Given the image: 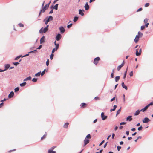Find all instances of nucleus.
I'll list each match as a JSON object with an SVG mask.
<instances>
[{"label":"nucleus","mask_w":153,"mask_h":153,"mask_svg":"<svg viewBox=\"0 0 153 153\" xmlns=\"http://www.w3.org/2000/svg\"><path fill=\"white\" fill-rule=\"evenodd\" d=\"M91 138L90 134H89L86 137L84 140V146H85L89 143V139Z\"/></svg>","instance_id":"nucleus-1"},{"label":"nucleus","mask_w":153,"mask_h":153,"mask_svg":"<svg viewBox=\"0 0 153 153\" xmlns=\"http://www.w3.org/2000/svg\"><path fill=\"white\" fill-rule=\"evenodd\" d=\"M104 142V140H103L99 144V146H100Z\"/></svg>","instance_id":"nucleus-52"},{"label":"nucleus","mask_w":153,"mask_h":153,"mask_svg":"<svg viewBox=\"0 0 153 153\" xmlns=\"http://www.w3.org/2000/svg\"><path fill=\"white\" fill-rule=\"evenodd\" d=\"M145 27H146L145 26V25H143V26H141V30H143L144 28H145Z\"/></svg>","instance_id":"nucleus-48"},{"label":"nucleus","mask_w":153,"mask_h":153,"mask_svg":"<svg viewBox=\"0 0 153 153\" xmlns=\"http://www.w3.org/2000/svg\"><path fill=\"white\" fill-rule=\"evenodd\" d=\"M49 7V4H47L44 6L42 7V9L41 10V12L44 13L46 10L48 9Z\"/></svg>","instance_id":"nucleus-2"},{"label":"nucleus","mask_w":153,"mask_h":153,"mask_svg":"<svg viewBox=\"0 0 153 153\" xmlns=\"http://www.w3.org/2000/svg\"><path fill=\"white\" fill-rule=\"evenodd\" d=\"M42 47V45H40L37 48V49H40Z\"/></svg>","instance_id":"nucleus-58"},{"label":"nucleus","mask_w":153,"mask_h":153,"mask_svg":"<svg viewBox=\"0 0 153 153\" xmlns=\"http://www.w3.org/2000/svg\"><path fill=\"white\" fill-rule=\"evenodd\" d=\"M133 71H131L129 74V75L130 76H132L133 75Z\"/></svg>","instance_id":"nucleus-54"},{"label":"nucleus","mask_w":153,"mask_h":153,"mask_svg":"<svg viewBox=\"0 0 153 153\" xmlns=\"http://www.w3.org/2000/svg\"><path fill=\"white\" fill-rule=\"evenodd\" d=\"M100 58L99 57H97L95 58L94 61V63L95 65H97L98 61L100 60Z\"/></svg>","instance_id":"nucleus-6"},{"label":"nucleus","mask_w":153,"mask_h":153,"mask_svg":"<svg viewBox=\"0 0 153 153\" xmlns=\"http://www.w3.org/2000/svg\"><path fill=\"white\" fill-rule=\"evenodd\" d=\"M136 55L137 56H139L140 55V53L138 52L137 49H136Z\"/></svg>","instance_id":"nucleus-31"},{"label":"nucleus","mask_w":153,"mask_h":153,"mask_svg":"<svg viewBox=\"0 0 153 153\" xmlns=\"http://www.w3.org/2000/svg\"><path fill=\"white\" fill-rule=\"evenodd\" d=\"M40 75H41V71L36 74H35V76H39Z\"/></svg>","instance_id":"nucleus-30"},{"label":"nucleus","mask_w":153,"mask_h":153,"mask_svg":"<svg viewBox=\"0 0 153 153\" xmlns=\"http://www.w3.org/2000/svg\"><path fill=\"white\" fill-rule=\"evenodd\" d=\"M58 4H56L54 7L53 9L57 10L58 9Z\"/></svg>","instance_id":"nucleus-29"},{"label":"nucleus","mask_w":153,"mask_h":153,"mask_svg":"<svg viewBox=\"0 0 153 153\" xmlns=\"http://www.w3.org/2000/svg\"><path fill=\"white\" fill-rule=\"evenodd\" d=\"M68 124H69V123H65L64 124V128H67L68 127Z\"/></svg>","instance_id":"nucleus-33"},{"label":"nucleus","mask_w":153,"mask_h":153,"mask_svg":"<svg viewBox=\"0 0 153 153\" xmlns=\"http://www.w3.org/2000/svg\"><path fill=\"white\" fill-rule=\"evenodd\" d=\"M3 105V103L2 102L0 104V108L2 107Z\"/></svg>","instance_id":"nucleus-59"},{"label":"nucleus","mask_w":153,"mask_h":153,"mask_svg":"<svg viewBox=\"0 0 153 153\" xmlns=\"http://www.w3.org/2000/svg\"><path fill=\"white\" fill-rule=\"evenodd\" d=\"M149 106L147 105L146 106H145L144 108L142 109L140 111H142L143 112L145 111L148 108Z\"/></svg>","instance_id":"nucleus-18"},{"label":"nucleus","mask_w":153,"mask_h":153,"mask_svg":"<svg viewBox=\"0 0 153 153\" xmlns=\"http://www.w3.org/2000/svg\"><path fill=\"white\" fill-rule=\"evenodd\" d=\"M32 81L34 82H36L37 81V79L35 78H33L32 79Z\"/></svg>","instance_id":"nucleus-39"},{"label":"nucleus","mask_w":153,"mask_h":153,"mask_svg":"<svg viewBox=\"0 0 153 153\" xmlns=\"http://www.w3.org/2000/svg\"><path fill=\"white\" fill-rule=\"evenodd\" d=\"M86 105V104L85 103H82L80 105V106L82 107H84Z\"/></svg>","instance_id":"nucleus-40"},{"label":"nucleus","mask_w":153,"mask_h":153,"mask_svg":"<svg viewBox=\"0 0 153 153\" xmlns=\"http://www.w3.org/2000/svg\"><path fill=\"white\" fill-rule=\"evenodd\" d=\"M18 25L20 27H22L24 26V25L21 23H19L18 24Z\"/></svg>","instance_id":"nucleus-51"},{"label":"nucleus","mask_w":153,"mask_h":153,"mask_svg":"<svg viewBox=\"0 0 153 153\" xmlns=\"http://www.w3.org/2000/svg\"><path fill=\"white\" fill-rule=\"evenodd\" d=\"M127 69H128V68H127L126 71H125V73H124V75L123 76V78L124 79H125L126 77V73H127Z\"/></svg>","instance_id":"nucleus-32"},{"label":"nucleus","mask_w":153,"mask_h":153,"mask_svg":"<svg viewBox=\"0 0 153 153\" xmlns=\"http://www.w3.org/2000/svg\"><path fill=\"white\" fill-rule=\"evenodd\" d=\"M52 19L53 17L51 16H50L45 21V24H47L50 20H52Z\"/></svg>","instance_id":"nucleus-8"},{"label":"nucleus","mask_w":153,"mask_h":153,"mask_svg":"<svg viewBox=\"0 0 153 153\" xmlns=\"http://www.w3.org/2000/svg\"><path fill=\"white\" fill-rule=\"evenodd\" d=\"M121 112V108L119 110H118L117 112V114H116V116H117Z\"/></svg>","instance_id":"nucleus-38"},{"label":"nucleus","mask_w":153,"mask_h":153,"mask_svg":"<svg viewBox=\"0 0 153 153\" xmlns=\"http://www.w3.org/2000/svg\"><path fill=\"white\" fill-rule=\"evenodd\" d=\"M113 73H114V70H113V72H112V73H111V78H112L114 77V74H113Z\"/></svg>","instance_id":"nucleus-50"},{"label":"nucleus","mask_w":153,"mask_h":153,"mask_svg":"<svg viewBox=\"0 0 153 153\" xmlns=\"http://www.w3.org/2000/svg\"><path fill=\"white\" fill-rule=\"evenodd\" d=\"M55 147L53 146L49 149L48 150V153H56L55 151H53Z\"/></svg>","instance_id":"nucleus-4"},{"label":"nucleus","mask_w":153,"mask_h":153,"mask_svg":"<svg viewBox=\"0 0 153 153\" xmlns=\"http://www.w3.org/2000/svg\"><path fill=\"white\" fill-rule=\"evenodd\" d=\"M14 95V93L13 91H11L10 92V94L8 95V97L9 98H11Z\"/></svg>","instance_id":"nucleus-16"},{"label":"nucleus","mask_w":153,"mask_h":153,"mask_svg":"<svg viewBox=\"0 0 153 153\" xmlns=\"http://www.w3.org/2000/svg\"><path fill=\"white\" fill-rule=\"evenodd\" d=\"M124 61H123V62L120 65L118 66L117 68V69L118 71H119L121 68L124 65Z\"/></svg>","instance_id":"nucleus-11"},{"label":"nucleus","mask_w":153,"mask_h":153,"mask_svg":"<svg viewBox=\"0 0 153 153\" xmlns=\"http://www.w3.org/2000/svg\"><path fill=\"white\" fill-rule=\"evenodd\" d=\"M10 67V65L9 64H6L4 65V68L5 69H4L5 71H6Z\"/></svg>","instance_id":"nucleus-17"},{"label":"nucleus","mask_w":153,"mask_h":153,"mask_svg":"<svg viewBox=\"0 0 153 153\" xmlns=\"http://www.w3.org/2000/svg\"><path fill=\"white\" fill-rule=\"evenodd\" d=\"M143 128V127L142 126H141L140 127H139L138 128V131H141L142 130Z\"/></svg>","instance_id":"nucleus-42"},{"label":"nucleus","mask_w":153,"mask_h":153,"mask_svg":"<svg viewBox=\"0 0 153 153\" xmlns=\"http://www.w3.org/2000/svg\"><path fill=\"white\" fill-rule=\"evenodd\" d=\"M140 37L138 35H136L135 39H134V41L136 43H137Z\"/></svg>","instance_id":"nucleus-12"},{"label":"nucleus","mask_w":153,"mask_h":153,"mask_svg":"<svg viewBox=\"0 0 153 153\" xmlns=\"http://www.w3.org/2000/svg\"><path fill=\"white\" fill-rule=\"evenodd\" d=\"M57 47H56V46H55V48H53L52 50V53H53L55 51H56L59 48V46H57Z\"/></svg>","instance_id":"nucleus-21"},{"label":"nucleus","mask_w":153,"mask_h":153,"mask_svg":"<svg viewBox=\"0 0 153 153\" xmlns=\"http://www.w3.org/2000/svg\"><path fill=\"white\" fill-rule=\"evenodd\" d=\"M19 89V87H17L14 89L15 92H16L18 91Z\"/></svg>","instance_id":"nucleus-35"},{"label":"nucleus","mask_w":153,"mask_h":153,"mask_svg":"<svg viewBox=\"0 0 153 153\" xmlns=\"http://www.w3.org/2000/svg\"><path fill=\"white\" fill-rule=\"evenodd\" d=\"M48 30L47 28L42 27L39 31V32L41 34L45 33Z\"/></svg>","instance_id":"nucleus-3"},{"label":"nucleus","mask_w":153,"mask_h":153,"mask_svg":"<svg viewBox=\"0 0 153 153\" xmlns=\"http://www.w3.org/2000/svg\"><path fill=\"white\" fill-rule=\"evenodd\" d=\"M126 133L127 135H128L129 134V131H127L126 132Z\"/></svg>","instance_id":"nucleus-63"},{"label":"nucleus","mask_w":153,"mask_h":153,"mask_svg":"<svg viewBox=\"0 0 153 153\" xmlns=\"http://www.w3.org/2000/svg\"><path fill=\"white\" fill-rule=\"evenodd\" d=\"M84 7L85 8V10H88L89 9V6L88 5L87 2H86V3L85 4L84 6Z\"/></svg>","instance_id":"nucleus-15"},{"label":"nucleus","mask_w":153,"mask_h":153,"mask_svg":"<svg viewBox=\"0 0 153 153\" xmlns=\"http://www.w3.org/2000/svg\"><path fill=\"white\" fill-rule=\"evenodd\" d=\"M148 19L147 18L145 19L144 20V22L145 23V26L146 27H148V26L149 25V23H148Z\"/></svg>","instance_id":"nucleus-9"},{"label":"nucleus","mask_w":153,"mask_h":153,"mask_svg":"<svg viewBox=\"0 0 153 153\" xmlns=\"http://www.w3.org/2000/svg\"><path fill=\"white\" fill-rule=\"evenodd\" d=\"M54 54L53 53H52V54H51L50 56V59L51 60H52Z\"/></svg>","instance_id":"nucleus-34"},{"label":"nucleus","mask_w":153,"mask_h":153,"mask_svg":"<svg viewBox=\"0 0 153 153\" xmlns=\"http://www.w3.org/2000/svg\"><path fill=\"white\" fill-rule=\"evenodd\" d=\"M54 43L55 45V46H56V47H57V46H59V44H57L56 43V41H55L54 42Z\"/></svg>","instance_id":"nucleus-44"},{"label":"nucleus","mask_w":153,"mask_h":153,"mask_svg":"<svg viewBox=\"0 0 153 153\" xmlns=\"http://www.w3.org/2000/svg\"><path fill=\"white\" fill-rule=\"evenodd\" d=\"M153 105V101L151 102L148 105V106L149 107L150 105Z\"/></svg>","instance_id":"nucleus-49"},{"label":"nucleus","mask_w":153,"mask_h":153,"mask_svg":"<svg viewBox=\"0 0 153 153\" xmlns=\"http://www.w3.org/2000/svg\"><path fill=\"white\" fill-rule=\"evenodd\" d=\"M101 117L102 120H105L107 118V116L104 115V113L102 112L101 114Z\"/></svg>","instance_id":"nucleus-5"},{"label":"nucleus","mask_w":153,"mask_h":153,"mask_svg":"<svg viewBox=\"0 0 153 153\" xmlns=\"http://www.w3.org/2000/svg\"><path fill=\"white\" fill-rule=\"evenodd\" d=\"M47 135V134L46 133L41 138V140H42L45 138Z\"/></svg>","instance_id":"nucleus-36"},{"label":"nucleus","mask_w":153,"mask_h":153,"mask_svg":"<svg viewBox=\"0 0 153 153\" xmlns=\"http://www.w3.org/2000/svg\"><path fill=\"white\" fill-rule=\"evenodd\" d=\"M53 10L52 9L51 10L49 13V14H51V13H53Z\"/></svg>","instance_id":"nucleus-64"},{"label":"nucleus","mask_w":153,"mask_h":153,"mask_svg":"<svg viewBox=\"0 0 153 153\" xmlns=\"http://www.w3.org/2000/svg\"><path fill=\"white\" fill-rule=\"evenodd\" d=\"M59 30L61 33H64L65 30L63 27H61L59 28Z\"/></svg>","instance_id":"nucleus-13"},{"label":"nucleus","mask_w":153,"mask_h":153,"mask_svg":"<svg viewBox=\"0 0 153 153\" xmlns=\"http://www.w3.org/2000/svg\"><path fill=\"white\" fill-rule=\"evenodd\" d=\"M62 36L60 34H58L56 37V39L57 41H59L61 38Z\"/></svg>","instance_id":"nucleus-10"},{"label":"nucleus","mask_w":153,"mask_h":153,"mask_svg":"<svg viewBox=\"0 0 153 153\" xmlns=\"http://www.w3.org/2000/svg\"><path fill=\"white\" fill-rule=\"evenodd\" d=\"M78 19V17L75 16L74 17L73 21L74 22H75L77 21Z\"/></svg>","instance_id":"nucleus-27"},{"label":"nucleus","mask_w":153,"mask_h":153,"mask_svg":"<svg viewBox=\"0 0 153 153\" xmlns=\"http://www.w3.org/2000/svg\"><path fill=\"white\" fill-rule=\"evenodd\" d=\"M13 64L15 65L16 66L18 65L19 64V63L18 62H16L13 63Z\"/></svg>","instance_id":"nucleus-46"},{"label":"nucleus","mask_w":153,"mask_h":153,"mask_svg":"<svg viewBox=\"0 0 153 153\" xmlns=\"http://www.w3.org/2000/svg\"><path fill=\"white\" fill-rule=\"evenodd\" d=\"M36 51V50H34V51H31L29 52H28V53H33L34 51Z\"/></svg>","instance_id":"nucleus-55"},{"label":"nucleus","mask_w":153,"mask_h":153,"mask_svg":"<svg viewBox=\"0 0 153 153\" xmlns=\"http://www.w3.org/2000/svg\"><path fill=\"white\" fill-rule=\"evenodd\" d=\"M72 24L71 23L70 24L68 25L67 26V27L68 28H69L72 26Z\"/></svg>","instance_id":"nucleus-41"},{"label":"nucleus","mask_w":153,"mask_h":153,"mask_svg":"<svg viewBox=\"0 0 153 153\" xmlns=\"http://www.w3.org/2000/svg\"><path fill=\"white\" fill-rule=\"evenodd\" d=\"M84 11V10H79V14L83 16L84 15V13H83V12Z\"/></svg>","instance_id":"nucleus-14"},{"label":"nucleus","mask_w":153,"mask_h":153,"mask_svg":"<svg viewBox=\"0 0 153 153\" xmlns=\"http://www.w3.org/2000/svg\"><path fill=\"white\" fill-rule=\"evenodd\" d=\"M123 102H125V96L124 94L123 95Z\"/></svg>","instance_id":"nucleus-43"},{"label":"nucleus","mask_w":153,"mask_h":153,"mask_svg":"<svg viewBox=\"0 0 153 153\" xmlns=\"http://www.w3.org/2000/svg\"><path fill=\"white\" fill-rule=\"evenodd\" d=\"M31 76H28V77H27L26 78L24 79L23 80L24 81H26L28 80H30L31 79Z\"/></svg>","instance_id":"nucleus-20"},{"label":"nucleus","mask_w":153,"mask_h":153,"mask_svg":"<svg viewBox=\"0 0 153 153\" xmlns=\"http://www.w3.org/2000/svg\"><path fill=\"white\" fill-rule=\"evenodd\" d=\"M126 123L125 122H121L120 123V125H124V124H125Z\"/></svg>","instance_id":"nucleus-56"},{"label":"nucleus","mask_w":153,"mask_h":153,"mask_svg":"<svg viewBox=\"0 0 153 153\" xmlns=\"http://www.w3.org/2000/svg\"><path fill=\"white\" fill-rule=\"evenodd\" d=\"M19 56H18L16 57L15 58V60H17L18 59H19Z\"/></svg>","instance_id":"nucleus-62"},{"label":"nucleus","mask_w":153,"mask_h":153,"mask_svg":"<svg viewBox=\"0 0 153 153\" xmlns=\"http://www.w3.org/2000/svg\"><path fill=\"white\" fill-rule=\"evenodd\" d=\"M140 111H140L139 110H137L134 113V115L135 116H137L138 115Z\"/></svg>","instance_id":"nucleus-25"},{"label":"nucleus","mask_w":153,"mask_h":153,"mask_svg":"<svg viewBox=\"0 0 153 153\" xmlns=\"http://www.w3.org/2000/svg\"><path fill=\"white\" fill-rule=\"evenodd\" d=\"M122 86L123 88L125 89L126 90H127V87L125 85L124 82H123L122 83Z\"/></svg>","instance_id":"nucleus-23"},{"label":"nucleus","mask_w":153,"mask_h":153,"mask_svg":"<svg viewBox=\"0 0 153 153\" xmlns=\"http://www.w3.org/2000/svg\"><path fill=\"white\" fill-rule=\"evenodd\" d=\"M149 5V3H146L145 5V7H148Z\"/></svg>","instance_id":"nucleus-47"},{"label":"nucleus","mask_w":153,"mask_h":153,"mask_svg":"<svg viewBox=\"0 0 153 153\" xmlns=\"http://www.w3.org/2000/svg\"><path fill=\"white\" fill-rule=\"evenodd\" d=\"M121 146H117V149L118 151H119L120 149H121Z\"/></svg>","instance_id":"nucleus-53"},{"label":"nucleus","mask_w":153,"mask_h":153,"mask_svg":"<svg viewBox=\"0 0 153 153\" xmlns=\"http://www.w3.org/2000/svg\"><path fill=\"white\" fill-rule=\"evenodd\" d=\"M46 65L47 66H48L49 65V59H47V61L46 62Z\"/></svg>","instance_id":"nucleus-45"},{"label":"nucleus","mask_w":153,"mask_h":153,"mask_svg":"<svg viewBox=\"0 0 153 153\" xmlns=\"http://www.w3.org/2000/svg\"><path fill=\"white\" fill-rule=\"evenodd\" d=\"M150 120L148 117H145L144 119L142 120V122L144 123H146L150 121Z\"/></svg>","instance_id":"nucleus-7"},{"label":"nucleus","mask_w":153,"mask_h":153,"mask_svg":"<svg viewBox=\"0 0 153 153\" xmlns=\"http://www.w3.org/2000/svg\"><path fill=\"white\" fill-rule=\"evenodd\" d=\"M115 97H114L113 98L111 99V101H114V100H115Z\"/></svg>","instance_id":"nucleus-61"},{"label":"nucleus","mask_w":153,"mask_h":153,"mask_svg":"<svg viewBox=\"0 0 153 153\" xmlns=\"http://www.w3.org/2000/svg\"><path fill=\"white\" fill-rule=\"evenodd\" d=\"M132 120L131 116H129L126 118V120L129 121H131Z\"/></svg>","instance_id":"nucleus-19"},{"label":"nucleus","mask_w":153,"mask_h":153,"mask_svg":"<svg viewBox=\"0 0 153 153\" xmlns=\"http://www.w3.org/2000/svg\"><path fill=\"white\" fill-rule=\"evenodd\" d=\"M45 69L41 73V76H43L44 75V74H45Z\"/></svg>","instance_id":"nucleus-37"},{"label":"nucleus","mask_w":153,"mask_h":153,"mask_svg":"<svg viewBox=\"0 0 153 153\" xmlns=\"http://www.w3.org/2000/svg\"><path fill=\"white\" fill-rule=\"evenodd\" d=\"M26 84V82H24L20 84L19 85L20 86L22 87L24 86Z\"/></svg>","instance_id":"nucleus-26"},{"label":"nucleus","mask_w":153,"mask_h":153,"mask_svg":"<svg viewBox=\"0 0 153 153\" xmlns=\"http://www.w3.org/2000/svg\"><path fill=\"white\" fill-rule=\"evenodd\" d=\"M120 76H116L115 77V81L116 82H117L120 79Z\"/></svg>","instance_id":"nucleus-24"},{"label":"nucleus","mask_w":153,"mask_h":153,"mask_svg":"<svg viewBox=\"0 0 153 153\" xmlns=\"http://www.w3.org/2000/svg\"><path fill=\"white\" fill-rule=\"evenodd\" d=\"M29 53H28V54H26V55H25L23 56H22V57H26V56H28L29 55Z\"/></svg>","instance_id":"nucleus-57"},{"label":"nucleus","mask_w":153,"mask_h":153,"mask_svg":"<svg viewBox=\"0 0 153 153\" xmlns=\"http://www.w3.org/2000/svg\"><path fill=\"white\" fill-rule=\"evenodd\" d=\"M142 10V8H140L137 11V12H139V11H141Z\"/></svg>","instance_id":"nucleus-60"},{"label":"nucleus","mask_w":153,"mask_h":153,"mask_svg":"<svg viewBox=\"0 0 153 153\" xmlns=\"http://www.w3.org/2000/svg\"><path fill=\"white\" fill-rule=\"evenodd\" d=\"M45 37L43 36L41 39L40 40V43L41 44L43 43L45 41Z\"/></svg>","instance_id":"nucleus-22"},{"label":"nucleus","mask_w":153,"mask_h":153,"mask_svg":"<svg viewBox=\"0 0 153 153\" xmlns=\"http://www.w3.org/2000/svg\"><path fill=\"white\" fill-rule=\"evenodd\" d=\"M138 35L140 37H142L143 36V34L141 32L139 31L138 32V35Z\"/></svg>","instance_id":"nucleus-28"}]
</instances>
